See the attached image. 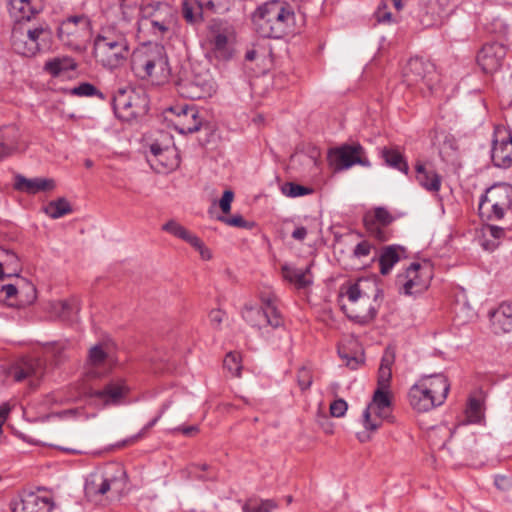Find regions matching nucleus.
<instances>
[{"mask_svg":"<svg viewBox=\"0 0 512 512\" xmlns=\"http://www.w3.org/2000/svg\"><path fill=\"white\" fill-rule=\"evenodd\" d=\"M53 506L50 498L34 492L23 493L11 503L12 512H51Z\"/></svg>","mask_w":512,"mask_h":512,"instance_id":"obj_25","label":"nucleus"},{"mask_svg":"<svg viewBox=\"0 0 512 512\" xmlns=\"http://www.w3.org/2000/svg\"><path fill=\"white\" fill-rule=\"evenodd\" d=\"M382 157L387 165L398 169L401 172H408V164L404 160L402 154L394 148H384L382 150Z\"/></svg>","mask_w":512,"mask_h":512,"instance_id":"obj_40","label":"nucleus"},{"mask_svg":"<svg viewBox=\"0 0 512 512\" xmlns=\"http://www.w3.org/2000/svg\"><path fill=\"white\" fill-rule=\"evenodd\" d=\"M224 368L235 377L241 375V356L239 353L230 352L224 358Z\"/></svg>","mask_w":512,"mask_h":512,"instance_id":"obj_46","label":"nucleus"},{"mask_svg":"<svg viewBox=\"0 0 512 512\" xmlns=\"http://www.w3.org/2000/svg\"><path fill=\"white\" fill-rule=\"evenodd\" d=\"M173 432H180L182 433L183 435H186V436H191L195 433L198 432V427L197 426H187V427H178V428H175L173 430Z\"/></svg>","mask_w":512,"mask_h":512,"instance_id":"obj_62","label":"nucleus"},{"mask_svg":"<svg viewBox=\"0 0 512 512\" xmlns=\"http://www.w3.org/2000/svg\"><path fill=\"white\" fill-rule=\"evenodd\" d=\"M261 306L245 304L242 310L243 319L253 327L259 329L271 326L279 327L282 320L274 305V299L271 296L261 298Z\"/></svg>","mask_w":512,"mask_h":512,"instance_id":"obj_11","label":"nucleus"},{"mask_svg":"<svg viewBox=\"0 0 512 512\" xmlns=\"http://www.w3.org/2000/svg\"><path fill=\"white\" fill-rule=\"evenodd\" d=\"M9 412H10V406L8 403H3L2 405H0V435L3 432L2 426L5 423Z\"/></svg>","mask_w":512,"mask_h":512,"instance_id":"obj_60","label":"nucleus"},{"mask_svg":"<svg viewBox=\"0 0 512 512\" xmlns=\"http://www.w3.org/2000/svg\"><path fill=\"white\" fill-rule=\"evenodd\" d=\"M147 160L150 166L158 173H167L179 166V155L174 146H161L159 143H152L149 147Z\"/></svg>","mask_w":512,"mask_h":512,"instance_id":"obj_19","label":"nucleus"},{"mask_svg":"<svg viewBox=\"0 0 512 512\" xmlns=\"http://www.w3.org/2000/svg\"><path fill=\"white\" fill-rule=\"evenodd\" d=\"M21 132L15 125L0 128V158L8 157L21 150Z\"/></svg>","mask_w":512,"mask_h":512,"instance_id":"obj_29","label":"nucleus"},{"mask_svg":"<svg viewBox=\"0 0 512 512\" xmlns=\"http://www.w3.org/2000/svg\"><path fill=\"white\" fill-rule=\"evenodd\" d=\"M128 392L123 379L111 380L103 389L96 390L93 395L104 404L118 403Z\"/></svg>","mask_w":512,"mask_h":512,"instance_id":"obj_34","label":"nucleus"},{"mask_svg":"<svg viewBox=\"0 0 512 512\" xmlns=\"http://www.w3.org/2000/svg\"><path fill=\"white\" fill-rule=\"evenodd\" d=\"M389 8H390L389 4L386 2L378 7V9L376 11V17H377L378 22L391 23V22L396 21V18H393L391 12L388 11Z\"/></svg>","mask_w":512,"mask_h":512,"instance_id":"obj_52","label":"nucleus"},{"mask_svg":"<svg viewBox=\"0 0 512 512\" xmlns=\"http://www.w3.org/2000/svg\"><path fill=\"white\" fill-rule=\"evenodd\" d=\"M96 92L97 89L90 83H81L79 86L70 90V93L76 96H92Z\"/></svg>","mask_w":512,"mask_h":512,"instance_id":"obj_53","label":"nucleus"},{"mask_svg":"<svg viewBox=\"0 0 512 512\" xmlns=\"http://www.w3.org/2000/svg\"><path fill=\"white\" fill-rule=\"evenodd\" d=\"M76 68L75 59L69 56L53 57L44 64V70L53 77L69 78Z\"/></svg>","mask_w":512,"mask_h":512,"instance_id":"obj_33","label":"nucleus"},{"mask_svg":"<svg viewBox=\"0 0 512 512\" xmlns=\"http://www.w3.org/2000/svg\"><path fill=\"white\" fill-rule=\"evenodd\" d=\"M126 485L124 470L118 468L115 473L98 471L89 475L85 492L89 497H119Z\"/></svg>","mask_w":512,"mask_h":512,"instance_id":"obj_10","label":"nucleus"},{"mask_svg":"<svg viewBox=\"0 0 512 512\" xmlns=\"http://www.w3.org/2000/svg\"><path fill=\"white\" fill-rule=\"evenodd\" d=\"M491 158L499 168L512 166V133L503 125L494 128Z\"/></svg>","mask_w":512,"mask_h":512,"instance_id":"obj_17","label":"nucleus"},{"mask_svg":"<svg viewBox=\"0 0 512 512\" xmlns=\"http://www.w3.org/2000/svg\"><path fill=\"white\" fill-rule=\"evenodd\" d=\"M252 23L260 36L282 38L295 32V8L284 0L267 1L253 12Z\"/></svg>","mask_w":512,"mask_h":512,"instance_id":"obj_4","label":"nucleus"},{"mask_svg":"<svg viewBox=\"0 0 512 512\" xmlns=\"http://www.w3.org/2000/svg\"><path fill=\"white\" fill-rule=\"evenodd\" d=\"M275 504L271 500L254 501L244 505L243 512H272Z\"/></svg>","mask_w":512,"mask_h":512,"instance_id":"obj_49","label":"nucleus"},{"mask_svg":"<svg viewBox=\"0 0 512 512\" xmlns=\"http://www.w3.org/2000/svg\"><path fill=\"white\" fill-rule=\"evenodd\" d=\"M15 189L28 193L37 194L39 192L52 191L56 188V182L52 178H25L22 175H17L15 178Z\"/></svg>","mask_w":512,"mask_h":512,"instance_id":"obj_30","label":"nucleus"},{"mask_svg":"<svg viewBox=\"0 0 512 512\" xmlns=\"http://www.w3.org/2000/svg\"><path fill=\"white\" fill-rule=\"evenodd\" d=\"M232 32H216L211 39V45L215 55L220 59H229L232 56Z\"/></svg>","mask_w":512,"mask_h":512,"instance_id":"obj_37","label":"nucleus"},{"mask_svg":"<svg viewBox=\"0 0 512 512\" xmlns=\"http://www.w3.org/2000/svg\"><path fill=\"white\" fill-rule=\"evenodd\" d=\"M394 360V353L386 350L378 370L377 388L374 391L371 402L363 411L362 424L365 431L357 434L360 442L370 440V433L377 431L382 426L383 421L391 414L390 383Z\"/></svg>","mask_w":512,"mask_h":512,"instance_id":"obj_2","label":"nucleus"},{"mask_svg":"<svg viewBox=\"0 0 512 512\" xmlns=\"http://www.w3.org/2000/svg\"><path fill=\"white\" fill-rule=\"evenodd\" d=\"M36 297L33 284L23 278L17 277L14 283L0 286V299L7 301L9 306L31 303Z\"/></svg>","mask_w":512,"mask_h":512,"instance_id":"obj_20","label":"nucleus"},{"mask_svg":"<svg viewBox=\"0 0 512 512\" xmlns=\"http://www.w3.org/2000/svg\"><path fill=\"white\" fill-rule=\"evenodd\" d=\"M491 322L495 330L509 332L512 330V304L502 303L491 315Z\"/></svg>","mask_w":512,"mask_h":512,"instance_id":"obj_36","label":"nucleus"},{"mask_svg":"<svg viewBox=\"0 0 512 512\" xmlns=\"http://www.w3.org/2000/svg\"><path fill=\"white\" fill-rule=\"evenodd\" d=\"M162 229L167 233L177 237L195 248L203 260H210L212 257L211 251L204 245L202 240L194 233L190 232L183 225L175 220H170L162 226Z\"/></svg>","mask_w":512,"mask_h":512,"instance_id":"obj_26","label":"nucleus"},{"mask_svg":"<svg viewBox=\"0 0 512 512\" xmlns=\"http://www.w3.org/2000/svg\"><path fill=\"white\" fill-rule=\"evenodd\" d=\"M45 213L52 219H58L72 212L70 203L65 198L51 201L44 208Z\"/></svg>","mask_w":512,"mask_h":512,"instance_id":"obj_41","label":"nucleus"},{"mask_svg":"<svg viewBox=\"0 0 512 512\" xmlns=\"http://www.w3.org/2000/svg\"><path fill=\"white\" fill-rule=\"evenodd\" d=\"M218 220L233 227H248L247 222L240 215H235L233 217L227 218L225 216L218 217Z\"/></svg>","mask_w":512,"mask_h":512,"instance_id":"obj_56","label":"nucleus"},{"mask_svg":"<svg viewBox=\"0 0 512 512\" xmlns=\"http://www.w3.org/2000/svg\"><path fill=\"white\" fill-rule=\"evenodd\" d=\"M41 27L23 30L14 28L12 32V46L15 52L23 56H33L39 51L38 39L43 34Z\"/></svg>","mask_w":512,"mask_h":512,"instance_id":"obj_24","label":"nucleus"},{"mask_svg":"<svg viewBox=\"0 0 512 512\" xmlns=\"http://www.w3.org/2000/svg\"><path fill=\"white\" fill-rule=\"evenodd\" d=\"M339 355L342 359H345L346 360V365L351 368V369H357L359 367V365L362 363V359L359 358V357H350L348 356V354L344 353V351L339 348Z\"/></svg>","mask_w":512,"mask_h":512,"instance_id":"obj_59","label":"nucleus"},{"mask_svg":"<svg viewBox=\"0 0 512 512\" xmlns=\"http://www.w3.org/2000/svg\"><path fill=\"white\" fill-rule=\"evenodd\" d=\"M393 221L394 217L383 207H377L369 210L363 217V223L367 232L381 242L389 239V232L386 228Z\"/></svg>","mask_w":512,"mask_h":512,"instance_id":"obj_21","label":"nucleus"},{"mask_svg":"<svg viewBox=\"0 0 512 512\" xmlns=\"http://www.w3.org/2000/svg\"><path fill=\"white\" fill-rule=\"evenodd\" d=\"M6 258V260L0 261V279L12 276H16L17 278V272L19 271L18 258L14 254L8 252L6 253Z\"/></svg>","mask_w":512,"mask_h":512,"instance_id":"obj_44","label":"nucleus"},{"mask_svg":"<svg viewBox=\"0 0 512 512\" xmlns=\"http://www.w3.org/2000/svg\"><path fill=\"white\" fill-rule=\"evenodd\" d=\"M136 24L138 37L155 43H167L180 31L177 9L164 1L142 3Z\"/></svg>","mask_w":512,"mask_h":512,"instance_id":"obj_1","label":"nucleus"},{"mask_svg":"<svg viewBox=\"0 0 512 512\" xmlns=\"http://www.w3.org/2000/svg\"><path fill=\"white\" fill-rule=\"evenodd\" d=\"M115 361L111 355V346L107 343L97 344L90 348L88 354L87 375L91 378H98L108 373Z\"/></svg>","mask_w":512,"mask_h":512,"instance_id":"obj_22","label":"nucleus"},{"mask_svg":"<svg viewBox=\"0 0 512 512\" xmlns=\"http://www.w3.org/2000/svg\"><path fill=\"white\" fill-rule=\"evenodd\" d=\"M348 409V404L344 399H336L330 404V414L333 417H343Z\"/></svg>","mask_w":512,"mask_h":512,"instance_id":"obj_51","label":"nucleus"},{"mask_svg":"<svg viewBox=\"0 0 512 512\" xmlns=\"http://www.w3.org/2000/svg\"><path fill=\"white\" fill-rule=\"evenodd\" d=\"M505 236V230L495 225H482L476 234L478 244L486 251H494Z\"/></svg>","mask_w":512,"mask_h":512,"instance_id":"obj_32","label":"nucleus"},{"mask_svg":"<svg viewBox=\"0 0 512 512\" xmlns=\"http://www.w3.org/2000/svg\"><path fill=\"white\" fill-rule=\"evenodd\" d=\"M70 348L68 341H58L52 343L48 348L47 352L54 358L55 364L58 365L67 357V351Z\"/></svg>","mask_w":512,"mask_h":512,"instance_id":"obj_45","label":"nucleus"},{"mask_svg":"<svg viewBox=\"0 0 512 512\" xmlns=\"http://www.w3.org/2000/svg\"><path fill=\"white\" fill-rule=\"evenodd\" d=\"M399 259V251L395 246L386 247L379 259L381 274H388L392 267L399 261Z\"/></svg>","mask_w":512,"mask_h":512,"instance_id":"obj_39","label":"nucleus"},{"mask_svg":"<svg viewBox=\"0 0 512 512\" xmlns=\"http://www.w3.org/2000/svg\"><path fill=\"white\" fill-rule=\"evenodd\" d=\"M403 79L408 86L432 89L436 80L435 67L429 61L422 58H411L404 67Z\"/></svg>","mask_w":512,"mask_h":512,"instance_id":"obj_15","label":"nucleus"},{"mask_svg":"<svg viewBox=\"0 0 512 512\" xmlns=\"http://www.w3.org/2000/svg\"><path fill=\"white\" fill-rule=\"evenodd\" d=\"M432 279V266L429 262H413L398 276V283L405 294L413 295L426 290Z\"/></svg>","mask_w":512,"mask_h":512,"instance_id":"obj_13","label":"nucleus"},{"mask_svg":"<svg viewBox=\"0 0 512 512\" xmlns=\"http://www.w3.org/2000/svg\"><path fill=\"white\" fill-rule=\"evenodd\" d=\"M415 179L423 189L432 194H437L441 189V176L432 167L427 166L425 163H416Z\"/></svg>","mask_w":512,"mask_h":512,"instance_id":"obj_28","label":"nucleus"},{"mask_svg":"<svg viewBox=\"0 0 512 512\" xmlns=\"http://www.w3.org/2000/svg\"><path fill=\"white\" fill-rule=\"evenodd\" d=\"M281 270L283 278L297 289L309 287L313 283L311 265L296 267L294 265L285 264L282 266Z\"/></svg>","mask_w":512,"mask_h":512,"instance_id":"obj_31","label":"nucleus"},{"mask_svg":"<svg viewBox=\"0 0 512 512\" xmlns=\"http://www.w3.org/2000/svg\"><path fill=\"white\" fill-rule=\"evenodd\" d=\"M192 80L195 81L196 85L203 90L207 87L209 89V96H211L215 91L214 83L209 75H206L204 78H195Z\"/></svg>","mask_w":512,"mask_h":512,"instance_id":"obj_58","label":"nucleus"},{"mask_svg":"<svg viewBox=\"0 0 512 512\" xmlns=\"http://www.w3.org/2000/svg\"><path fill=\"white\" fill-rule=\"evenodd\" d=\"M307 235V230L305 227H297L293 233H292V237L296 240H299V241H302L305 239Z\"/></svg>","mask_w":512,"mask_h":512,"instance_id":"obj_63","label":"nucleus"},{"mask_svg":"<svg viewBox=\"0 0 512 512\" xmlns=\"http://www.w3.org/2000/svg\"><path fill=\"white\" fill-rule=\"evenodd\" d=\"M482 416L483 413L481 401L473 397L470 398L466 408V417L468 421L471 423H477L481 420Z\"/></svg>","mask_w":512,"mask_h":512,"instance_id":"obj_48","label":"nucleus"},{"mask_svg":"<svg viewBox=\"0 0 512 512\" xmlns=\"http://www.w3.org/2000/svg\"><path fill=\"white\" fill-rule=\"evenodd\" d=\"M68 399H66L61 392H55V393H52L50 395H48L46 397V401L49 403V404H53V403H64L65 401H67Z\"/></svg>","mask_w":512,"mask_h":512,"instance_id":"obj_61","label":"nucleus"},{"mask_svg":"<svg viewBox=\"0 0 512 512\" xmlns=\"http://www.w3.org/2000/svg\"><path fill=\"white\" fill-rule=\"evenodd\" d=\"M281 192L286 197L296 198L310 194L312 189L293 182H287L281 186Z\"/></svg>","mask_w":512,"mask_h":512,"instance_id":"obj_47","label":"nucleus"},{"mask_svg":"<svg viewBox=\"0 0 512 512\" xmlns=\"http://www.w3.org/2000/svg\"><path fill=\"white\" fill-rule=\"evenodd\" d=\"M512 206V186L497 184L488 188L479 202V213L490 221L501 220Z\"/></svg>","mask_w":512,"mask_h":512,"instance_id":"obj_8","label":"nucleus"},{"mask_svg":"<svg viewBox=\"0 0 512 512\" xmlns=\"http://www.w3.org/2000/svg\"><path fill=\"white\" fill-rule=\"evenodd\" d=\"M224 318L225 312L220 309H213L209 313V321L211 325L215 328H218L222 324Z\"/></svg>","mask_w":512,"mask_h":512,"instance_id":"obj_57","label":"nucleus"},{"mask_svg":"<svg viewBox=\"0 0 512 512\" xmlns=\"http://www.w3.org/2000/svg\"><path fill=\"white\" fill-rule=\"evenodd\" d=\"M114 110L119 118L130 121L148 111V100L144 93L121 90L114 96Z\"/></svg>","mask_w":512,"mask_h":512,"instance_id":"obj_12","label":"nucleus"},{"mask_svg":"<svg viewBox=\"0 0 512 512\" xmlns=\"http://www.w3.org/2000/svg\"><path fill=\"white\" fill-rule=\"evenodd\" d=\"M132 69L142 78H150L156 83L164 81L169 75L168 60L161 45L143 46L132 56Z\"/></svg>","mask_w":512,"mask_h":512,"instance_id":"obj_7","label":"nucleus"},{"mask_svg":"<svg viewBox=\"0 0 512 512\" xmlns=\"http://www.w3.org/2000/svg\"><path fill=\"white\" fill-rule=\"evenodd\" d=\"M507 48L498 42L484 44L477 54V64L485 73L497 72L506 57Z\"/></svg>","mask_w":512,"mask_h":512,"instance_id":"obj_23","label":"nucleus"},{"mask_svg":"<svg viewBox=\"0 0 512 512\" xmlns=\"http://www.w3.org/2000/svg\"><path fill=\"white\" fill-rule=\"evenodd\" d=\"M449 390L450 383L444 374L424 375L410 387L408 402L416 412H429L445 402Z\"/></svg>","mask_w":512,"mask_h":512,"instance_id":"obj_6","label":"nucleus"},{"mask_svg":"<svg viewBox=\"0 0 512 512\" xmlns=\"http://www.w3.org/2000/svg\"><path fill=\"white\" fill-rule=\"evenodd\" d=\"M91 34V21L85 15H74L66 18L58 29L60 41L75 51H81L86 47Z\"/></svg>","mask_w":512,"mask_h":512,"instance_id":"obj_9","label":"nucleus"},{"mask_svg":"<svg viewBox=\"0 0 512 512\" xmlns=\"http://www.w3.org/2000/svg\"><path fill=\"white\" fill-rule=\"evenodd\" d=\"M182 14L188 23L195 24L202 19V6L196 0H185L182 5Z\"/></svg>","mask_w":512,"mask_h":512,"instance_id":"obj_43","label":"nucleus"},{"mask_svg":"<svg viewBox=\"0 0 512 512\" xmlns=\"http://www.w3.org/2000/svg\"><path fill=\"white\" fill-rule=\"evenodd\" d=\"M233 199L234 192L232 190H225L221 199L219 200V207L224 214L230 213Z\"/></svg>","mask_w":512,"mask_h":512,"instance_id":"obj_54","label":"nucleus"},{"mask_svg":"<svg viewBox=\"0 0 512 512\" xmlns=\"http://www.w3.org/2000/svg\"><path fill=\"white\" fill-rule=\"evenodd\" d=\"M7 373L14 381L28 380L29 386L35 388L45 374V364L39 358H25L12 365Z\"/></svg>","mask_w":512,"mask_h":512,"instance_id":"obj_18","label":"nucleus"},{"mask_svg":"<svg viewBox=\"0 0 512 512\" xmlns=\"http://www.w3.org/2000/svg\"><path fill=\"white\" fill-rule=\"evenodd\" d=\"M343 310L352 321L365 325L370 323L378 310L380 289L375 278L364 277L348 282L341 287Z\"/></svg>","mask_w":512,"mask_h":512,"instance_id":"obj_3","label":"nucleus"},{"mask_svg":"<svg viewBox=\"0 0 512 512\" xmlns=\"http://www.w3.org/2000/svg\"><path fill=\"white\" fill-rule=\"evenodd\" d=\"M330 164L337 171L347 170L354 165L369 167L371 165L365 149L359 143L344 144L329 151Z\"/></svg>","mask_w":512,"mask_h":512,"instance_id":"obj_14","label":"nucleus"},{"mask_svg":"<svg viewBox=\"0 0 512 512\" xmlns=\"http://www.w3.org/2000/svg\"><path fill=\"white\" fill-rule=\"evenodd\" d=\"M158 419H159V417H156V418H154L152 421H150V422H149V423H148V424L143 428L142 432L133 438V441H136V440H138L140 437H142V436L145 434V432H146V431H148L151 427H153V426L156 424V422L158 421Z\"/></svg>","mask_w":512,"mask_h":512,"instance_id":"obj_64","label":"nucleus"},{"mask_svg":"<svg viewBox=\"0 0 512 512\" xmlns=\"http://www.w3.org/2000/svg\"><path fill=\"white\" fill-rule=\"evenodd\" d=\"M178 92L185 98L201 99L209 96V89L204 90L196 85L192 79L181 80L178 83Z\"/></svg>","mask_w":512,"mask_h":512,"instance_id":"obj_38","label":"nucleus"},{"mask_svg":"<svg viewBox=\"0 0 512 512\" xmlns=\"http://www.w3.org/2000/svg\"><path fill=\"white\" fill-rule=\"evenodd\" d=\"M80 311V301L77 297L50 303V312L54 317L65 321L73 320Z\"/></svg>","mask_w":512,"mask_h":512,"instance_id":"obj_35","label":"nucleus"},{"mask_svg":"<svg viewBox=\"0 0 512 512\" xmlns=\"http://www.w3.org/2000/svg\"><path fill=\"white\" fill-rule=\"evenodd\" d=\"M372 249H373L372 244H370L368 241L364 240L355 246L353 254L357 258L367 257L370 255Z\"/></svg>","mask_w":512,"mask_h":512,"instance_id":"obj_55","label":"nucleus"},{"mask_svg":"<svg viewBox=\"0 0 512 512\" xmlns=\"http://www.w3.org/2000/svg\"><path fill=\"white\" fill-rule=\"evenodd\" d=\"M297 381L301 390H307L312 384V373L307 367H301L297 373Z\"/></svg>","mask_w":512,"mask_h":512,"instance_id":"obj_50","label":"nucleus"},{"mask_svg":"<svg viewBox=\"0 0 512 512\" xmlns=\"http://www.w3.org/2000/svg\"><path fill=\"white\" fill-rule=\"evenodd\" d=\"M121 8V20L118 23L125 27L135 17V11L140 9V5L145 3L143 0H119Z\"/></svg>","mask_w":512,"mask_h":512,"instance_id":"obj_42","label":"nucleus"},{"mask_svg":"<svg viewBox=\"0 0 512 512\" xmlns=\"http://www.w3.org/2000/svg\"><path fill=\"white\" fill-rule=\"evenodd\" d=\"M42 7V0H8L9 14L17 22L30 20Z\"/></svg>","mask_w":512,"mask_h":512,"instance_id":"obj_27","label":"nucleus"},{"mask_svg":"<svg viewBox=\"0 0 512 512\" xmlns=\"http://www.w3.org/2000/svg\"><path fill=\"white\" fill-rule=\"evenodd\" d=\"M131 49L125 27L119 24L106 26L94 39L93 55L101 66L113 70L125 64Z\"/></svg>","mask_w":512,"mask_h":512,"instance_id":"obj_5","label":"nucleus"},{"mask_svg":"<svg viewBox=\"0 0 512 512\" xmlns=\"http://www.w3.org/2000/svg\"><path fill=\"white\" fill-rule=\"evenodd\" d=\"M169 120L181 134L194 133L201 128L202 119L194 105H176L167 110Z\"/></svg>","mask_w":512,"mask_h":512,"instance_id":"obj_16","label":"nucleus"}]
</instances>
